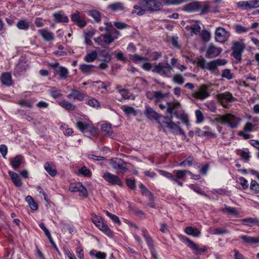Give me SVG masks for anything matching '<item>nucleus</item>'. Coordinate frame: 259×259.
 <instances>
[{"instance_id": "nucleus-1", "label": "nucleus", "mask_w": 259, "mask_h": 259, "mask_svg": "<svg viewBox=\"0 0 259 259\" xmlns=\"http://www.w3.org/2000/svg\"><path fill=\"white\" fill-rule=\"evenodd\" d=\"M160 0H139V5L134 6L132 14L136 13L138 16L144 15L146 11L153 12L159 10L162 4Z\"/></svg>"}, {"instance_id": "nucleus-2", "label": "nucleus", "mask_w": 259, "mask_h": 259, "mask_svg": "<svg viewBox=\"0 0 259 259\" xmlns=\"http://www.w3.org/2000/svg\"><path fill=\"white\" fill-rule=\"evenodd\" d=\"M215 121L224 125H227L232 128H237L240 121V119L231 114L224 115H218L214 119Z\"/></svg>"}, {"instance_id": "nucleus-3", "label": "nucleus", "mask_w": 259, "mask_h": 259, "mask_svg": "<svg viewBox=\"0 0 259 259\" xmlns=\"http://www.w3.org/2000/svg\"><path fill=\"white\" fill-rule=\"evenodd\" d=\"M172 70V67L167 62L157 63L152 69L153 72L165 76H169Z\"/></svg>"}, {"instance_id": "nucleus-4", "label": "nucleus", "mask_w": 259, "mask_h": 259, "mask_svg": "<svg viewBox=\"0 0 259 259\" xmlns=\"http://www.w3.org/2000/svg\"><path fill=\"white\" fill-rule=\"evenodd\" d=\"M111 167L117 174H124L127 171L126 164L122 160L119 158L112 159L109 162Z\"/></svg>"}, {"instance_id": "nucleus-5", "label": "nucleus", "mask_w": 259, "mask_h": 259, "mask_svg": "<svg viewBox=\"0 0 259 259\" xmlns=\"http://www.w3.org/2000/svg\"><path fill=\"white\" fill-rule=\"evenodd\" d=\"M168 119L170 121H163L162 122H160L159 121V124L160 126L163 128L166 127L168 128L170 132L175 135H179V134L181 132V131L182 130V128L180 126V123L178 122L177 123L174 122L172 120V116L170 115Z\"/></svg>"}, {"instance_id": "nucleus-6", "label": "nucleus", "mask_w": 259, "mask_h": 259, "mask_svg": "<svg viewBox=\"0 0 259 259\" xmlns=\"http://www.w3.org/2000/svg\"><path fill=\"white\" fill-rule=\"evenodd\" d=\"M192 96L193 98L200 100L207 98L210 96L208 85L205 84L200 85L198 89L192 94Z\"/></svg>"}, {"instance_id": "nucleus-7", "label": "nucleus", "mask_w": 259, "mask_h": 259, "mask_svg": "<svg viewBox=\"0 0 259 259\" xmlns=\"http://www.w3.org/2000/svg\"><path fill=\"white\" fill-rule=\"evenodd\" d=\"M245 49V45L242 42L236 41L232 47V55L238 62L241 60V55Z\"/></svg>"}, {"instance_id": "nucleus-8", "label": "nucleus", "mask_w": 259, "mask_h": 259, "mask_svg": "<svg viewBox=\"0 0 259 259\" xmlns=\"http://www.w3.org/2000/svg\"><path fill=\"white\" fill-rule=\"evenodd\" d=\"M214 35L216 41L224 43L228 39L230 36V33L223 27H219L216 28Z\"/></svg>"}, {"instance_id": "nucleus-9", "label": "nucleus", "mask_w": 259, "mask_h": 259, "mask_svg": "<svg viewBox=\"0 0 259 259\" xmlns=\"http://www.w3.org/2000/svg\"><path fill=\"white\" fill-rule=\"evenodd\" d=\"M142 235L145 238L147 245L149 246L150 252L153 257L155 258V259H158L157 253L154 247L153 241L152 238L150 237L147 230L145 229H143L142 230Z\"/></svg>"}, {"instance_id": "nucleus-10", "label": "nucleus", "mask_w": 259, "mask_h": 259, "mask_svg": "<svg viewBox=\"0 0 259 259\" xmlns=\"http://www.w3.org/2000/svg\"><path fill=\"white\" fill-rule=\"evenodd\" d=\"M94 39L98 45L103 46L104 44L109 45L112 43L114 41L115 38L111 35L106 33L102 34L100 36L95 38Z\"/></svg>"}, {"instance_id": "nucleus-11", "label": "nucleus", "mask_w": 259, "mask_h": 259, "mask_svg": "<svg viewBox=\"0 0 259 259\" xmlns=\"http://www.w3.org/2000/svg\"><path fill=\"white\" fill-rule=\"evenodd\" d=\"M102 177L106 182L111 185H117L119 186H122V185L121 180L116 175L106 172L103 174Z\"/></svg>"}, {"instance_id": "nucleus-12", "label": "nucleus", "mask_w": 259, "mask_h": 259, "mask_svg": "<svg viewBox=\"0 0 259 259\" xmlns=\"http://www.w3.org/2000/svg\"><path fill=\"white\" fill-rule=\"evenodd\" d=\"M222 52V49L211 44L208 47L206 52V57L212 58L218 56Z\"/></svg>"}, {"instance_id": "nucleus-13", "label": "nucleus", "mask_w": 259, "mask_h": 259, "mask_svg": "<svg viewBox=\"0 0 259 259\" xmlns=\"http://www.w3.org/2000/svg\"><path fill=\"white\" fill-rule=\"evenodd\" d=\"M217 99L224 107H226L227 104L229 102L235 100L232 95L229 92L218 94L217 95Z\"/></svg>"}, {"instance_id": "nucleus-14", "label": "nucleus", "mask_w": 259, "mask_h": 259, "mask_svg": "<svg viewBox=\"0 0 259 259\" xmlns=\"http://www.w3.org/2000/svg\"><path fill=\"white\" fill-rule=\"evenodd\" d=\"M183 241L187 244L188 246L190 247L192 249H193L195 251V253L199 254L202 252H204L206 251V248L205 247L203 248H199L197 244L190 240L187 237H183Z\"/></svg>"}, {"instance_id": "nucleus-15", "label": "nucleus", "mask_w": 259, "mask_h": 259, "mask_svg": "<svg viewBox=\"0 0 259 259\" xmlns=\"http://www.w3.org/2000/svg\"><path fill=\"white\" fill-rule=\"evenodd\" d=\"M38 32L46 41H52L55 39L54 33L48 28L39 29Z\"/></svg>"}, {"instance_id": "nucleus-16", "label": "nucleus", "mask_w": 259, "mask_h": 259, "mask_svg": "<svg viewBox=\"0 0 259 259\" xmlns=\"http://www.w3.org/2000/svg\"><path fill=\"white\" fill-rule=\"evenodd\" d=\"M71 19L73 22H76L80 28H83L87 25V22L82 19L78 11L71 15Z\"/></svg>"}, {"instance_id": "nucleus-17", "label": "nucleus", "mask_w": 259, "mask_h": 259, "mask_svg": "<svg viewBox=\"0 0 259 259\" xmlns=\"http://www.w3.org/2000/svg\"><path fill=\"white\" fill-rule=\"evenodd\" d=\"M200 2H194L186 5L183 10L187 12H196L200 11Z\"/></svg>"}, {"instance_id": "nucleus-18", "label": "nucleus", "mask_w": 259, "mask_h": 259, "mask_svg": "<svg viewBox=\"0 0 259 259\" xmlns=\"http://www.w3.org/2000/svg\"><path fill=\"white\" fill-rule=\"evenodd\" d=\"M144 114L150 119L157 120L159 117V114L149 105L145 106Z\"/></svg>"}, {"instance_id": "nucleus-19", "label": "nucleus", "mask_w": 259, "mask_h": 259, "mask_svg": "<svg viewBox=\"0 0 259 259\" xmlns=\"http://www.w3.org/2000/svg\"><path fill=\"white\" fill-rule=\"evenodd\" d=\"M200 64L203 68L206 69L211 71H213L217 67L215 61L214 60L205 63V60L203 59L200 61Z\"/></svg>"}, {"instance_id": "nucleus-20", "label": "nucleus", "mask_w": 259, "mask_h": 259, "mask_svg": "<svg viewBox=\"0 0 259 259\" xmlns=\"http://www.w3.org/2000/svg\"><path fill=\"white\" fill-rule=\"evenodd\" d=\"M67 97L69 99H73L78 101H82L84 99L83 94L75 90H72L71 93Z\"/></svg>"}, {"instance_id": "nucleus-21", "label": "nucleus", "mask_w": 259, "mask_h": 259, "mask_svg": "<svg viewBox=\"0 0 259 259\" xmlns=\"http://www.w3.org/2000/svg\"><path fill=\"white\" fill-rule=\"evenodd\" d=\"M54 73L56 75H59L61 79H65L67 77L68 71L65 67L60 66L57 69H55Z\"/></svg>"}, {"instance_id": "nucleus-22", "label": "nucleus", "mask_w": 259, "mask_h": 259, "mask_svg": "<svg viewBox=\"0 0 259 259\" xmlns=\"http://www.w3.org/2000/svg\"><path fill=\"white\" fill-rule=\"evenodd\" d=\"M96 226L108 236H111L112 235V231L109 228L108 226L103 222V221L98 222Z\"/></svg>"}, {"instance_id": "nucleus-23", "label": "nucleus", "mask_w": 259, "mask_h": 259, "mask_svg": "<svg viewBox=\"0 0 259 259\" xmlns=\"http://www.w3.org/2000/svg\"><path fill=\"white\" fill-rule=\"evenodd\" d=\"M8 173L12 180L13 183L16 187H20L22 186V183L20 178V177L17 173L11 171H9Z\"/></svg>"}, {"instance_id": "nucleus-24", "label": "nucleus", "mask_w": 259, "mask_h": 259, "mask_svg": "<svg viewBox=\"0 0 259 259\" xmlns=\"http://www.w3.org/2000/svg\"><path fill=\"white\" fill-rule=\"evenodd\" d=\"M28 68V63L27 61L24 60H20L16 66L15 69V72L19 74L21 72L25 71L26 69Z\"/></svg>"}, {"instance_id": "nucleus-25", "label": "nucleus", "mask_w": 259, "mask_h": 259, "mask_svg": "<svg viewBox=\"0 0 259 259\" xmlns=\"http://www.w3.org/2000/svg\"><path fill=\"white\" fill-rule=\"evenodd\" d=\"M101 131L104 133V135L112 138L113 136V131L111 128V125L108 123H103L101 125Z\"/></svg>"}, {"instance_id": "nucleus-26", "label": "nucleus", "mask_w": 259, "mask_h": 259, "mask_svg": "<svg viewBox=\"0 0 259 259\" xmlns=\"http://www.w3.org/2000/svg\"><path fill=\"white\" fill-rule=\"evenodd\" d=\"M240 238L242 239L244 243L247 244H254L259 243V237L255 238L249 236L242 235L240 236Z\"/></svg>"}, {"instance_id": "nucleus-27", "label": "nucleus", "mask_w": 259, "mask_h": 259, "mask_svg": "<svg viewBox=\"0 0 259 259\" xmlns=\"http://www.w3.org/2000/svg\"><path fill=\"white\" fill-rule=\"evenodd\" d=\"M185 232L187 235L192 236L195 237L199 236L201 234L200 231L197 228L190 226L186 227L185 228Z\"/></svg>"}, {"instance_id": "nucleus-28", "label": "nucleus", "mask_w": 259, "mask_h": 259, "mask_svg": "<svg viewBox=\"0 0 259 259\" xmlns=\"http://www.w3.org/2000/svg\"><path fill=\"white\" fill-rule=\"evenodd\" d=\"M167 107L166 109V112L168 113L172 114L174 113V114L178 117V112L176 110H175V109L178 106L180 105V103L179 102L176 103H167Z\"/></svg>"}, {"instance_id": "nucleus-29", "label": "nucleus", "mask_w": 259, "mask_h": 259, "mask_svg": "<svg viewBox=\"0 0 259 259\" xmlns=\"http://www.w3.org/2000/svg\"><path fill=\"white\" fill-rule=\"evenodd\" d=\"M1 80L3 84L10 86L12 84V76L10 73L6 72L2 74Z\"/></svg>"}, {"instance_id": "nucleus-30", "label": "nucleus", "mask_w": 259, "mask_h": 259, "mask_svg": "<svg viewBox=\"0 0 259 259\" xmlns=\"http://www.w3.org/2000/svg\"><path fill=\"white\" fill-rule=\"evenodd\" d=\"M162 4L166 6L180 5L185 3L188 0H160Z\"/></svg>"}, {"instance_id": "nucleus-31", "label": "nucleus", "mask_w": 259, "mask_h": 259, "mask_svg": "<svg viewBox=\"0 0 259 259\" xmlns=\"http://www.w3.org/2000/svg\"><path fill=\"white\" fill-rule=\"evenodd\" d=\"M120 108L126 115L136 116L137 114V111L132 107L123 105Z\"/></svg>"}, {"instance_id": "nucleus-32", "label": "nucleus", "mask_w": 259, "mask_h": 259, "mask_svg": "<svg viewBox=\"0 0 259 259\" xmlns=\"http://www.w3.org/2000/svg\"><path fill=\"white\" fill-rule=\"evenodd\" d=\"M58 103L59 105L65 108L66 110L73 111L75 109V106L74 105L65 100L60 101Z\"/></svg>"}, {"instance_id": "nucleus-33", "label": "nucleus", "mask_w": 259, "mask_h": 259, "mask_svg": "<svg viewBox=\"0 0 259 259\" xmlns=\"http://www.w3.org/2000/svg\"><path fill=\"white\" fill-rule=\"evenodd\" d=\"M44 167L45 170L50 176L52 177H54L56 176L57 174V170L53 164H51L49 162H47L45 163Z\"/></svg>"}, {"instance_id": "nucleus-34", "label": "nucleus", "mask_w": 259, "mask_h": 259, "mask_svg": "<svg viewBox=\"0 0 259 259\" xmlns=\"http://www.w3.org/2000/svg\"><path fill=\"white\" fill-rule=\"evenodd\" d=\"M55 21L56 22H64L67 23L68 22V18L66 16L61 13H56L54 14Z\"/></svg>"}, {"instance_id": "nucleus-35", "label": "nucleus", "mask_w": 259, "mask_h": 259, "mask_svg": "<svg viewBox=\"0 0 259 259\" xmlns=\"http://www.w3.org/2000/svg\"><path fill=\"white\" fill-rule=\"evenodd\" d=\"M130 59L136 63H139L149 60L148 58L143 57L138 54L130 55Z\"/></svg>"}, {"instance_id": "nucleus-36", "label": "nucleus", "mask_w": 259, "mask_h": 259, "mask_svg": "<svg viewBox=\"0 0 259 259\" xmlns=\"http://www.w3.org/2000/svg\"><path fill=\"white\" fill-rule=\"evenodd\" d=\"M89 122L78 121L76 123V127L81 132L85 130H89L92 128L91 124Z\"/></svg>"}, {"instance_id": "nucleus-37", "label": "nucleus", "mask_w": 259, "mask_h": 259, "mask_svg": "<svg viewBox=\"0 0 259 259\" xmlns=\"http://www.w3.org/2000/svg\"><path fill=\"white\" fill-rule=\"evenodd\" d=\"M29 25V22L25 19L19 20L17 24V27L18 29L24 30L28 29Z\"/></svg>"}, {"instance_id": "nucleus-38", "label": "nucleus", "mask_w": 259, "mask_h": 259, "mask_svg": "<svg viewBox=\"0 0 259 259\" xmlns=\"http://www.w3.org/2000/svg\"><path fill=\"white\" fill-rule=\"evenodd\" d=\"M200 11L201 14L208 13L210 11V7L208 2H200Z\"/></svg>"}, {"instance_id": "nucleus-39", "label": "nucleus", "mask_w": 259, "mask_h": 259, "mask_svg": "<svg viewBox=\"0 0 259 259\" xmlns=\"http://www.w3.org/2000/svg\"><path fill=\"white\" fill-rule=\"evenodd\" d=\"M154 95V102L155 104L161 102L166 97V95L163 94L161 91H156Z\"/></svg>"}, {"instance_id": "nucleus-40", "label": "nucleus", "mask_w": 259, "mask_h": 259, "mask_svg": "<svg viewBox=\"0 0 259 259\" xmlns=\"http://www.w3.org/2000/svg\"><path fill=\"white\" fill-rule=\"evenodd\" d=\"M91 256L95 257L97 259H105L106 253L101 251H98L96 250H92L90 252Z\"/></svg>"}, {"instance_id": "nucleus-41", "label": "nucleus", "mask_w": 259, "mask_h": 259, "mask_svg": "<svg viewBox=\"0 0 259 259\" xmlns=\"http://www.w3.org/2000/svg\"><path fill=\"white\" fill-rule=\"evenodd\" d=\"M89 15L91 16L96 22H99L101 21V13L95 10H91L88 12Z\"/></svg>"}, {"instance_id": "nucleus-42", "label": "nucleus", "mask_w": 259, "mask_h": 259, "mask_svg": "<svg viewBox=\"0 0 259 259\" xmlns=\"http://www.w3.org/2000/svg\"><path fill=\"white\" fill-rule=\"evenodd\" d=\"M93 65L82 64L80 65L79 69L84 73L90 74L92 72Z\"/></svg>"}, {"instance_id": "nucleus-43", "label": "nucleus", "mask_w": 259, "mask_h": 259, "mask_svg": "<svg viewBox=\"0 0 259 259\" xmlns=\"http://www.w3.org/2000/svg\"><path fill=\"white\" fill-rule=\"evenodd\" d=\"M22 156L20 155L16 156L11 162L13 168L16 169L20 165L22 162Z\"/></svg>"}, {"instance_id": "nucleus-44", "label": "nucleus", "mask_w": 259, "mask_h": 259, "mask_svg": "<svg viewBox=\"0 0 259 259\" xmlns=\"http://www.w3.org/2000/svg\"><path fill=\"white\" fill-rule=\"evenodd\" d=\"M108 8L113 11H122L124 10L123 5L121 3H115L112 4L108 6Z\"/></svg>"}, {"instance_id": "nucleus-45", "label": "nucleus", "mask_w": 259, "mask_h": 259, "mask_svg": "<svg viewBox=\"0 0 259 259\" xmlns=\"http://www.w3.org/2000/svg\"><path fill=\"white\" fill-rule=\"evenodd\" d=\"M237 6L238 8H240L244 10H250V4L249 1H239L237 4Z\"/></svg>"}, {"instance_id": "nucleus-46", "label": "nucleus", "mask_w": 259, "mask_h": 259, "mask_svg": "<svg viewBox=\"0 0 259 259\" xmlns=\"http://www.w3.org/2000/svg\"><path fill=\"white\" fill-rule=\"evenodd\" d=\"M174 173L176 174V177L179 179H183L186 174H189L190 175H192V173L186 170H178L174 171Z\"/></svg>"}, {"instance_id": "nucleus-47", "label": "nucleus", "mask_w": 259, "mask_h": 259, "mask_svg": "<svg viewBox=\"0 0 259 259\" xmlns=\"http://www.w3.org/2000/svg\"><path fill=\"white\" fill-rule=\"evenodd\" d=\"M97 57V53L96 51H93L90 53L88 54L84 57V60L88 62H93Z\"/></svg>"}, {"instance_id": "nucleus-48", "label": "nucleus", "mask_w": 259, "mask_h": 259, "mask_svg": "<svg viewBox=\"0 0 259 259\" xmlns=\"http://www.w3.org/2000/svg\"><path fill=\"white\" fill-rule=\"evenodd\" d=\"M185 28L187 30H191L192 32L195 34H196L198 33H199L201 30L200 26L198 24L187 26H186Z\"/></svg>"}, {"instance_id": "nucleus-49", "label": "nucleus", "mask_w": 259, "mask_h": 259, "mask_svg": "<svg viewBox=\"0 0 259 259\" xmlns=\"http://www.w3.org/2000/svg\"><path fill=\"white\" fill-rule=\"evenodd\" d=\"M223 211L232 215H236L238 214V212L237 211L236 208L230 206H226L223 208Z\"/></svg>"}, {"instance_id": "nucleus-50", "label": "nucleus", "mask_w": 259, "mask_h": 259, "mask_svg": "<svg viewBox=\"0 0 259 259\" xmlns=\"http://www.w3.org/2000/svg\"><path fill=\"white\" fill-rule=\"evenodd\" d=\"M100 55L104 58V61L109 62L111 59V56L109 52L103 50L100 52Z\"/></svg>"}, {"instance_id": "nucleus-51", "label": "nucleus", "mask_w": 259, "mask_h": 259, "mask_svg": "<svg viewBox=\"0 0 259 259\" xmlns=\"http://www.w3.org/2000/svg\"><path fill=\"white\" fill-rule=\"evenodd\" d=\"M193 161H194L193 157H191V156H189L186 160L180 162L179 165L180 166H186V165L191 166L192 165Z\"/></svg>"}, {"instance_id": "nucleus-52", "label": "nucleus", "mask_w": 259, "mask_h": 259, "mask_svg": "<svg viewBox=\"0 0 259 259\" xmlns=\"http://www.w3.org/2000/svg\"><path fill=\"white\" fill-rule=\"evenodd\" d=\"M106 215L110 218V219L114 223H117L118 224H120V221L119 219V218L115 215L113 214L108 211H104Z\"/></svg>"}, {"instance_id": "nucleus-53", "label": "nucleus", "mask_w": 259, "mask_h": 259, "mask_svg": "<svg viewBox=\"0 0 259 259\" xmlns=\"http://www.w3.org/2000/svg\"><path fill=\"white\" fill-rule=\"evenodd\" d=\"M173 81L180 84L184 82V78L180 74H176L173 77Z\"/></svg>"}, {"instance_id": "nucleus-54", "label": "nucleus", "mask_w": 259, "mask_h": 259, "mask_svg": "<svg viewBox=\"0 0 259 259\" xmlns=\"http://www.w3.org/2000/svg\"><path fill=\"white\" fill-rule=\"evenodd\" d=\"M119 92L122 96L123 99H131L132 100L135 99V97L133 95L132 96V97L127 96L128 92L127 90H126L125 89L119 90Z\"/></svg>"}, {"instance_id": "nucleus-55", "label": "nucleus", "mask_w": 259, "mask_h": 259, "mask_svg": "<svg viewBox=\"0 0 259 259\" xmlns=\"http://www.w3.org/2000/svg\"><path fill=\"white\" fill-rule=\"evenodd\" d=\"M235 30L237 33H242L247 32L249 30V28H246L240 24H238L235 26Z\"/></svg>"}, {"instance_id": "nucleus-56", "label": "nucleus", "mask_w": 259, "mask_h": 259, "mask_svg": "<svg viewBox=\"0 0 259 259\" xmlns=\"http://www.w3.org/2000/svg\"><path fill=\"white\" fill-rule=\"evenodd\" d=\"M250 189L255 193L259 192V184L254 180H252L250 183Z\"/></svg>"}, {"instance_id": "nucleus-57", "label": "nucleus", "mask_w": 259, "mask_h": 259, "mask_svg": "<svg viewBox=\"0 0 259 259\" xmlns=\"http://www.w3.org/2000/svg\"><path fill=\"white\" fill-rule=\"evenodd\" d=\"M222 76L228 79H231L233 77V75L229 69H226L223 70Z\"/></svg>"}, {"instance_id": "nucleus-58", "label": "nucleus", "mask_w": 259, "mask_h": 259, "mask_svg": "<svg viewBox=\"0 0 259 259\" xmlns=\"http://www.w3.org/2000/svg\"><path fill=\"white\" fill-rule=\"evenodd\" d=\"M78 186L80 188L78 191L79 193V196L82 197H86L88 195L87 189L83 187L82 184L79 185Z\"/></svg>"}, {"instance_id": "nucleus-59", "label": "nucleus", "mask_w": 259, "mask_h": 259, "mask_svg": "<svg viewBox=\"0 0 259 259\" xmlns=\"http://www.w3.org/2000/svg\"><path fill=\"white\" fill-rule=\"evenodd\" d=\"M88 104L94 108H98L100 106L99 102L95 99H90L88 102Z\"/></svg>"}, {"instance_id": "nucleus-60", "label": "nucleus", "mask_w": 259, "mask_h": 259, "mask_svg": "<svg viewBox=\"0 0 259 259\" xmlns=\"http://www.w3.org/2000/svg\"><path fill=\"white\" fill-rule=\"evenodd\" d=\"M195 115L196 117V122L197 123H201L204 120V116L202 113V112L199 110H197L195 111Z\"/></svg>"}, {"instance_id": "nucleus-61", "label": "nucleus", "mask_w": 259, "mask_h": 259, "mask_svg": "<svg viewBox=\"0 0 259 259\" xmlns=\"http://www.w3.org/2000/svg\"><path fill=\"white\" fill-rule=\"evenodd\" d=\"M229 231L226 229L215 228L212 231V233L214 235H221L223 234L229 233Z\"/></svg>"}, {"instance_id": "nucleus-62", "label": "nucleus", "mask_w": 259, "mask_h": 259, "mask_svg": "<svg viewBox=\"0 0 259 259\" xmlns=\"http://www.w3.org/2000/svg\"><path fill=\"white\" fill-rule=\"evenodd\" d=\"M201 36L203 40L207 41L210 38V34L206 30H203L201 33Z\"/></svg>"}, {"instance_id": "nucleus-63", "label": "nucleus", "mask_w": 259, "mask_h": 259, "mask_svg": "<svg viewBox=\"0 0 259 259\" xmlns=\"http://www.w3.org/2000/svg\"><path fill=\"white\" fill-rule=\"evenodd\" d=\"M239 181L243 190H246L248 187V181L243 177H240Z\"/></svg>"}, {"instance_id": "nucleus-64", "label": "nucleus", "mask_w": 259, "mask_h": 259, "mask_svg": "<svg viewBox=\"0 0 259 259\" xmlns=\"http://www.w3.org/2000/svg\"><path fill=\"white\" fill-rule=\"evenodd\" d=\"M50 94L54 98H57L61 95L60 91L54 88L51 89Z\"/></svg>"}]
</instances>
